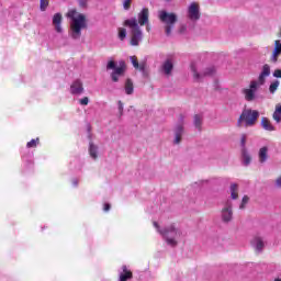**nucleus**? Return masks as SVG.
<instances>
[{
	"label": "nucleus",
	"instance_id": "35",
	"mask_svg": "<svg viewBox=\"0 0 281 281\" xmlns=\"http://www.w3.org/2000/svg\"><path fill=\"white\" fill-rule=\"evenodd\" d=\"M123 7H124V10H128L131 8V0H124Z\"/></svg>",
	"mask_w": 281,
	"mask_h": 281
},
{
	"label": "nucleus",
	"instance_id": "16",
	"mask_svg": "<svg viewBox=\"0 0 281 281\" xmlns=\"http://www.w3.org/2000/svg\"><path fill=\"white\" fill-rule=\"evenodd\" d=\"M280 54H281V43H280V40H277L274 42V50L271 56L272 63H278V56H280Z\"/></svg>",
	"mask_w": 281,
	"mask_h": 281
},
{
	"label": "nucleus",
	"instance_id": "42",
	"mask_svg": "<svg viewBox=\"0 0 281 281\" xmlns=\"http://www.w3.org/2000/svg\"><path fill=\"white\" fill-rule=\"evenodd\" d=\"M146 30H147V32H150V26H147Z\"/></svg>",
	"mask_w": 281,
	"mask_h": 281
},
{
	"label": "nucleus",
	"instance_id": "38",
	"mask_svg": "<svg viewBox=\"0 0 281 281\" xmlns=\"http://www.w3.org/2000/svg\"><path fill=\"white\" fill-rule=\"evenodd\" d=\"M277 188H281V176L276 180Z\"/></svg>",
	"mask_w": 281,
	"mask_h": 281
},
{
	"label": "nucleus",
	"instance_id": "1",
	"mask_svg": "<svg viewBox=\"0 0 281 281\" xmlns=\"http://www.w3.org/2000/svg\"><path fill=\"white\" fill-rule=\"evenodd\" d=\"M271 76V67L266 64L263 65L261 72L258 76V79L250 80L248 87L241 89V94L246 102H256L258 99V91L267 82V78Z\"/></svg>",
	"mask_w": 281,
	"mask_h": 281
},
{
	"label": "nucleus",
	"instance_id": "31",
	"mask_svg": "<svg viewBox=\"0 0 281 281\" xmlns=\"http://www.w3.org/2000/svg\"><path fill=\"white\" fill-rule=\"evenodd\" d=\"M37 145H38V138H36V139H31V140L26 144V148H36Z\"/></svg>",
	"mask_w": 281,
	"mask_h": 281
},
{
	"label": "nucleus",
	"instance_id": "13",
	"mask_svg": "<svg viewBox=\"0 0 281 281\" xmlns=\"http://www.w3.org/2000/svg\"><path fill=\"white\" fill-rule=\"evenodd\" d=\"M85 91V88L82 87V81L76 80L71 86H70V93L72 95H80Z\"/></svg>",
	"mask_w": 281,
	"mask_h": 281
},
{
	"label": "nucleus",
	"instance_id": "22",
	"mask_svg": "<svg viewBox=\"0 0 281 281\" xmlns=\"http://www.w3.org/2000/svg\"><path fill=\"white\" fill-rule=\"evenodd\" d=\"M261 126L265 131H276V127L271 124V121L267 117L261 119Z\"/></svg>",
	"mask_w": 281,
	"mask_h": 281
},
{
	"label": "nucleus",
	"instance_id": "29",
	"mask_svg": "<svg viewBox=\"0 0 281 281\" xmlns=\"http://www.w3.org/2000/svg\"><path fill=\"white\" fill-rule=\"evenodd\" d=\"M240 146H241V150H247V134H241Z\"/></svg>",
	"mask_w": 281,
	"mask_h": 281
},
{
	"label": "nucleus",
	"instance_id": "11",
	"mask_svg": "<svg viewBox=\"0 0 281 281\" xmlns=\"http://www.w3.org/2000/svg\"><path fill=\"white\" fill-rule=\"evenodd\" d=\"M63 14L55 13L53 16V25L58 34H63Z\"/></svg>",
	"mask_w": 281,
	"mask_h": 281
},
{
	"label": "nucleus",
	"instance_id": "43",
	"mask_svg": "<svg viewBox=\"0 0 281 281\" xmlns=\"http://www.w3.org/2000/svg\"><path fill=\"white\" fill-rule=\"evenodd\" d=\"M274 281H281V279H276Z\"/></svg>",
	"mask_w": 281,
	"mask_h": 281
},
{
	"label": "nucleus",
	"instance_id": "39",
	"mask_svg": "<svg viewBox=\"0 0 281 281\" xmlns=\"http://www.w3.org/2000/svg\"><path fill=\"white\" fill-rule=\"evenodd\" d=\"M103 210L104 212H109V210H111V204L105 203Z\"/></svg>",
	"mask_w": 281,
	"mask_h": 281
},
{
	"label": "nucleus",
	"instance_id": "19",
	"mask_svg": "<svg viewBox=\"0 0 281 281\" xmlns=\"http://www.w3.org/2000/svg\"><path fill=\"white\" fill-rule=\"evenodd\" d=\"M122 269L123 272L120 273V281L131 280V278H133V272H131L126 266H123Z\"/></svg>",
	"mask_w": 281,
	"mask_h": 281
},
{
	"label": "nucleus",
	"instance_id": "14",
	"mask_svg": "<svg viewBox=\"0 0 281 281\" xmlns=\"http://www.w3.org/2000/svg\"><path fill=\"white\" fill-rule=\"evenodd\" d=\"M148 16H149V11L148 8H144L139 13H138V24L142 25H148Z\"/></svg>",
	"mask_w": 281,
	"mask_h": 281
},
{
	"label": "nucleus",
	"instance_id": "9",
	"mask_svg": "<svg viewBox=\"0 0 281 281\" xmlns=\"http://www.w3.org/2000/svg\"><path fill=\"white\" fill-rule=\"evenodd\" d=\"M188 16L191 21H199L201 19V12L199 10V4L192 2L188 8Z\"/></svg>",
	"mask_w": 281,
	"mask_h": 281
},
{
	"label": "nucleus",
	"instance_id": "25",
	"mask_svg": "<svg viewBox=\"0 0 281 281\" xmlns=\"http://www.w3.org/2000/svg\"><path fill=\"white\" fill-rule=\"evenodd\" d=\"M231 196L233 200L238 199V184L236 183L231 184Z\"/></svg>",
	"mask_w": 281,
	"mask_h": 281
},
{
	"label": "nucleus",
	"instance_id": "32",
	"mask_svg": "<svg viewBox=\"0 0 281 281\" xmlns=\"http://www.w3.org/2000/svg\"><path fill=\"white\" fill-rule=\"evenodd\" d=\"M247 203H249V196L245 195L241 200V203L239 205V210H245Z\"/></svg>",
	"mask_w": 281,
	"mask_h": 281
},
{
	"label": "nucleus",
	"instance_id": "12",
	"mask_svg": "<svg viewBox=\"0 0 281 281\" xmlns=\"http://www.w3.org/2000/svg\"><path fill=\"white\" fill-rule=\"evenodd\" d=\"M173 133V144H181V137H183V122H180L178 125H176Z\"/></svg>",
	"mask_w": 281,
	"mask_h": 281
},
{
	"label": "nucleus",
	"instance_id": "33",
	"mask_svg": "<svg viewBox=\"0 0 281 281\" xmlns=\"http://www.w3.org/2000/svg\"><path fill=\"white\" fill-rule=\"evenodd\" d=\"M119 38L120 41H124V38H126V29L119 30Z\"/></svg>",
	"mask_w": 281,
	"mask_h": 281
},
{
	"label": "nucleus",
	"instance_id": "21",
	"mask_svg": "<svg viewBox=\"0 0 281 281\" xmlns=\"http://www.w3.org/2000/svg\"><path fill=\"white\" fill-rule=\"evenodd\" d=\"M241 162L244 166H249V164H251V155L247 149H241Z\"/></svg>",
	"mask_w": 281,
	"mask_h": 281
},
{
	"label": "nucleus",
	"instance_id": "30",
	"mask_svg": "<svg viewBox=\"0 0 281 281\" xmlns=\"http://www.w3.org/2000/svg\"><path fill=\"white\" fill-rule=\"evenodd\" d=\"M48 5H49L48 0H40V8H41L42 12H45V10H47Z\"/></svg>",
	"mask_w": 281,
	"mask_h": 281
},
{
	"label": "nucleus",
	"instance_id": "5",
	"mask_svg": "<svg viewBox=\"0 0 281 281\" xmlns=\"http://www.w3.org/2000/svg\"><path fill=\"white\" fill-rule=\"evenodd\" d=\"M158 19L159 21H161V23H165V32L167 36H170V34H172V30L175 29L177 21H179V18L176 15V13L159 11Z\"/></svg>",
	"mask_w": 281,
	"mask_h": 281
},
{
	"label": "nucleus",
	"instance_id": "3",
	"mask_svg": "<svg viewBox=\"0 0 281 281\" xmlns=\"http://www.w3.org/2000/svg\"><path fill=\"white\" fill-rule=\"evenodd\" d=\"M154 227H156L157 232L162 235V238H165L169 247H177V238H181V231L177 228L175 224H171L164 229H160L159 224L157 222H154Z\"/></svg>",
	"mask_w": 281,
	"mask_h": 281
},
{
	"label": "nucleus",
	"instance_id": "41",
	"mask_svg": "<svg viewBox=\"0 0 281 281\" xmlns=\"http://www.w3.org/2000/svg\"><path fill=\"white\" fill-rule=\"evenodd\" d=\"M72 186H75V188H76V186H78V180L77 179L72 180Z\"/></svg>",
	"mask_w": 281,
	"mask_h": 281
},
{
	"label": "nucleus",
	"instance_id": "37",
	"mask_svg": "<svg viewBox=\"0 0 281 281\" xmlns=\"http://www.w3.org/2000/svg\"><path fill=\"white\" fill-rule=\"evenodd\" d=\"M119 111L120 113H123L124 111V104L122 103V101H119Z\"/></svg>",
	"mask_w": 281,
	"mask_h": 281
},
{
	"label": "nucleus",
	"instance_id": "28",
	"mask_svg": "<svg viewBox=\"0 0 281 281\" xmlns=\"http://www.w3.org/2000/svg\"><path fill=\"white\" fill-rule=\"evenodd\" d=\"M273 120L277 121L278 124L281 122V105L276 106V111L273 113Z\"/></svg>",
	"mask_w": 281,
	"mask_h": 281
},
{
	"label": "nucleus",
	"instance_id": "6",
	"mask_svg": "<svg viewBox=\"0 0 281 281\" xmlns=\"http://www.w3.org/2000/svg\"><path fill=\"white\" fill-rule=\"evenodd\" d=\"M258 117H260V112L257 110H244L237 121V126H243V123L245 126H254Z\"/></svg>",
	"mask_w": 281,
	"mask_h": 281
},
{
	"label": "nucleus",
	"instance_id": "8",
	"mask_svg": "<svg viewBox=\"0 0 281 281\" xmlns=\"http://www.w3.org/2000/svg\"><path fill=\"white\" fill-rule=\"evenodd\" d=\"M191 71L193 74L194 80H196L199 82L200 80H203V78H205V76H214V74H216V68L209 67L202 74H199L196 71V66L194 64H192Z\"/></svg>",
	"mask_w": 281,
	"mask_h": 281
},
{
	"label": "nucleus",
	"instance_id": "36",
	"mask_svg": "<svg viewBox=\"0 0 281 281\" xmlns=\"http://www.w3.org/2000/svg\"><path fill=\"white\" fill-rule=\"evenodd\" d=\"M273 78H281V69H276L272 74Z\"/></svg>",
	"mask_w": 281,
	"mask_h": 281
},
{
	"label": "nucleus",
	"instance_id": "10",
	"mask_svg": "<svg viewBox=\"0 0 281 281\" xmlns=\"http://www.w3.org/2000/svg\"><path fill=\"white\" fill-rule=\"evenodd\" d=\"M234 216L232 212V201H227L222 210V221L223 223H229Z\"/></svg>",
	"mask_w": 281,
	"mask_h": 281
},
{
	"label": "nucleus",
	"instance_id": "26",
	"mask_svg": "<svg viewBox=\"0 0 281 281\" xmlns=\"http://www.w3.org/2000/svg\"><path fill=\"white\" fill-rule=\"evenodd\" d=\"M193 123H194L195 128H198V131H201V124H203V116L196 114L194 116Z\"/></svg>",
	"mask_w": 281,
	"mask_h": 281
},
{
	"label": "nucleus",
	"instance_id": "27",
	"mask_svg": "<svg viewBox=\"0 0 281 281\" xmlns=\"http://www.w3.org/2000/svg\"><path fill=\"white\" fill-rule=\"evenodd\" d=\"M279 87H280V80L272 81L269 86V92L272 94L276 93V91H278Z\"/></svg>",
	"mask_w": 281,
	"mask_h": 281
},
{
	"label": "nucleus",
	"instance_id": "24",
	"mask_svg": "<svg viewBox=\"0 0 281 281\" xmlns=\"http://www.w3.org/2000/svg\"><path fill=\"white\" fill-rule=\"evenodd\" d=\"M133 91H134L133 81L131 79H127L125 82V92L127 95H133Z\"/></svg>",
	"mask_w": 281,
	"mask_h": 281
},
{
	"label": "nucleus",
	"instance_id": "2",
	"mask_svg": "<svg viewBox=\"0 0 281 281\" xmlns=\"http://www.w3.org/2000/svg\"><path fill=\"white\" fill-rule=\"evenodd\" d=\"M66 16L70 20L69 34L74 41H78L82 36V30H87V15L76 9H70Z\"/></svg>",
	"mask_w": 281,
	"mask_h": 281
},
{
	"label": "nucleus",
	"instance_id": "17",
	"mask_svg": "<svg viewBox=\"0 0 281 281\" xmlns=\"http://www.w3.org/2000/svg\"><path fill=\"white\" fill-rule=\"evenodd\" d=\"M130 60L134 67V69H139V71H146V63H140L137 61V57L136 56H131Z\"/></svg>",
	"mask_w": 281,
	"mask_h": 281
},
{
	"label": "nucleus",
	"instance_id": "4",
	"mask_svg": "<svg viewBox=\"0 0 281 281\" xmlns=\"http://www.w3.org/2000/svg\"><path fill=\"white\" fill-rule=\"evenodd\" d=\"M125 27L130 29L131 34V45L134 47H137L139 45V42L144 38V33L142 32V29H139V24L137 23V19L132 18L124 21Z\"/></svg>",
	"mask_w": 281,
	"mask_h": 281
},
{
	"label": "nucleus",
	"instance_id": "18",
	"mask_svg": "<svg viewBox=\"0 0 281 281\" xmlns=\"http://www.w3.org/2000/svg\"><path fill=\"white\" fill-rule=\"evenodd\" d=\"M173 64H172V59H167L164 64H162V71L166 76H170L172 74V69H173Z\"/></svg>",
	"mask_w": 281,
	"mask_h": 281
},
{
	"label": "nucleus",
	"instance_id": "20",
	"mask_svg": "<svg viewBox=\"0 0 281 281\" xmlns=\"http://www.w3.org/2000/svg\"><path fill=\"white\" fill-rule=\"evenodd\" d=\"M251 243L256 251H262V249H265V241H262V238L255 237Z\"/></svg>",
	"mask_w": 281,
	"mask_h": 281
},
{
	"label": "nucleus",
	"instance_id": "34",
	"mask_svg": "<svg viewBox=\"0 0 281 281\" xmlns=\"http://www.w3.org/2000/svg\"><path fill=\"white\" fill-rule=\"evenodd\" d=\"M79 104H81V106H87V104H89V98L85 97V98L80 99Z\"/></svg>",
	"mask_w": 281,
	"mask_h": 281
},
{
	"label": "nucleus",
	"instance_id": "40",
	"mask_svg": "<svg viewBox=\"0 0 281 281\" xmlns=\"http://www.w3.org/2000/svg\"><path fill=\"white\" fill-rule=\"evenodd\" d=\"M86 3H87V2H86L85 0H80V1H79V5H81V7H85Z\"/></svg>",
	"mask_w": 281,
	"mask_h": 281
},
{
	"label": "nucleus",
	"instance_id": "7",
	"mask_svg": "<svg viewBox=\"0 0 281 281\" xmlns=\"http://www.w3.org/2000/svg\"><path fill=\"white\" fill-rule=\"evenodd\" d=\"M106 69L109 70H113L111 74V79L113 82H119L120 78H122V76H124V71H126V66L124 65V61L120 63V67H117V64H115L114 60H109L106 64Z\"/></svg>",
	"mask_w": 281,
	"mask_h": 281
},
{
	"label": "nucleus",
	"instance_id": "15",
	"mask_svg": "<svg viewBox=\"0 0 281 281\" xmlns=\"http://www.w3.org/2000/svg\"><path fill=\"white\" fill-rule=\"evenodd\" d=\"M259 164H265L269 159V147L265 146L259 149L258 153Z\"/></svg>",
	"mask_w": 281,
	"mask_h": 281
},
{
	"label": "nucleus",
	"instance_id": "23",
	"mask_svg": "<svg viewBox=\"0 0 281 281\" xmlns=\"http://www.w3.org/2000/svg\"><path fill=\"white\" fill-rule=\"evenodd\" d=\"M89 154L92 159H98V146L93 145V143H90Z\"/></svg>",
	"mask_w": 281,
	"mask_h": 281
}]
</instances>
